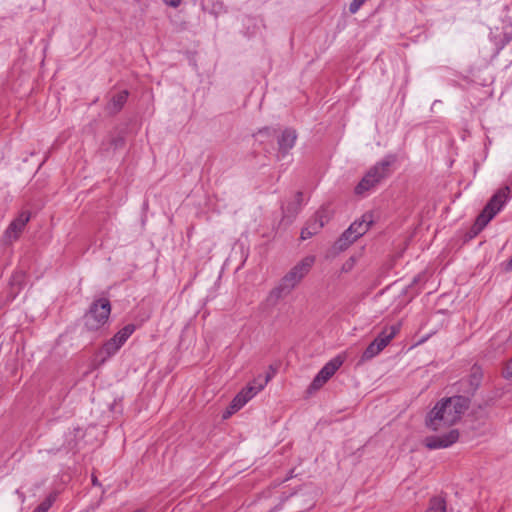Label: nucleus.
<instances>
[{
	"label": "nucleus",
	"instance_id": "1",
	"mask_svg": "<svg viewBox=\"0 0 512 512\" xmlns=\"http://www.w3.org/2000/svg\"><path fill=\"white\" fill-rule=\"evenodd\" d=\"M470 398L462 395L442 398L428 412L425 423L434 431L457 423L469 408Z\"/></svg>",
	"mask_w": 512,
	"mask_h": 512
},
{
	"label": "nucleus",
	"instance_id": "2",
	"mask_svg": "<svg viewBox=\"0 0 512 512\" xmlns=\"http://www.w3.org/2000/svg\"><path fill=\"white\" fill-rule=\"evenodd\" d=\"M397 161L395 154H387L383 159L373 165L356 185L354 192L356 195H364L366 192L375 188L393 173V166Z\"/></svg>",
	"mask_w": 512,
	"mask_h": 512
},
{
	"label": "nucleus",
	"instance_id": "3",
	"mask_svg": "<svg viewBox=\"0 0 512 512\" xmlns=\"http://www.w3.org/2000/svg\"><path fill=\"white\" fill-rule=\"evenodd\" d=\"M510 198V188L505 186L498 189L494 195L489 199L483 210L477 216L472 231L474 234L481 232L488 223L502 210L504 205Z\"/></svg>",
	"mask_w": 512,
	"mask_h": 512
},
{
	"label": "nucleus",
	"instance_id": "4",
	"mask_svg": "<svg viewBox=\"0 0 512 512\" xmlns=\"http://www.w3.org/2000/svg\"><path fill=\"white\" fill-rule=\"evenodd\" d=\"M111 304L107 298L94 300L84 314V325L89 331H97L103 327L110 316Z\"/></svg>",
	"mask_w": 512,
	"mask_h": 512
},
{
	"label": "nucleus",
	"instance_id": "5",
	"mask_svg": "<svg viewBox=\"0 0 512 512\" xmlns=\"http://www.w3.org/2000/svg\"><path fill=\"white\" fill-rule=\"evenodd\" d=\"M315 262L314 256H307L294 265L282 278L281 282L292 292L309 273Z\"/></svg>",
	"mask_w": 512,
	"mask_h": 512
},
{
	"label": "nucleus",
	"instance_id": "6",
	"mask_svg": "<svg viewBox=\"0 0 512 512\" xmlns=\"http://www.w3.org/2000/svg\"><path fill=\"white\" fill-rule=\"evenodd\" d=\"M135 330L136 326L134 324H127L122 329H120L111 339L106 341L101 348V353L105 354L102 362H104L107 358L115 355Z\"/></svg>",
	"mask_w": 512,
	"mask_h": 512
},
{
	"label": "nucleus",
	"instance_id": "7",
	"mask_svg": "<svg viewBox=\"0 0 512 512\" xmlns=\"http://www.w3.org/2000/svg\"><path fill=\"white\" fill-rule=\"evenodd\" d=\"M343 358L336 356L328 361L312 380L308 387L309 392L319 390L342 366Z\"/></svg>",
	"mask_w": 512,
	"mask_h": 512
},
{
	"label": "nucleus",
	"instance_id": "8",
	"mask_svg": "<svg viewBox=\"0 0 512 512\" xmlns=\"http://www.w3.org/2000/svg\"><path fill=\"white\" fill-rule=\"evenodd\" d=\"M458 439L459 431L457 429H451L442 435H431L425 437L424 445L429 450L443 449L450 447L456 443Z\"/></svg>",
	"mask_w": 512,
	"mask_h": 512
},
{
	"label": "nucleus",
	"instance_id": "9",
	"mask_svg": "<svg viewBox=\"0 0 512 512\" xmlns=\"http://www.w3.org/2000/svg\"><path fill=\"white\" fill-rule=\"evenodd\" d=\"M483 378L482 369L473 365L469 376L466 379L460 380L459 384L463 388L464 392L473 395L476 390L480 387Z\"/></svg>",
	"mask_w": 512,
	"mask_h": 512
},
{
	"label": "nucleus",
	"instance_id": "10",
	"mask_svg": "<svg viewBox=\"0 0 512 512\" xmlns=\"http://www.w3.org/2000/svg\"><path fill=\"white\" fill-rule=\"evenodd\" d=\"M257 394L258 393L254 390L253 387L247 385L234 397L229 406V409L227 410V415L224 414V418L240 410L249 400H251Z\"/></svg>",
	"mask_w": 512,
	"mask_h": 512
},
{
	"label": "nucleus",
	"instance_id": "11",
	"mask_svg": "<svg viewBox=\"0 0 512 512\" xmlns=\"http://www.w3.org/2000/svg\"><path fill=\"white\" fill-rule=\"evenodd\" d=\"M30 220L29 212H21L17 218H15L7 227L5 231V236L10 240L18 239L20 233L23 231L24 227Z\"/></svg>",
	"mask_w": 512,
	"mask_h": 512
},
{
	"label": "nucleus",
	"instance_id": "12",
	"mask_svg": "<svg viewBox=\"0 0 512 512\" xmlns=\"http://www.w3.org/2000/svg\"><path fill=\"white\" fill-rule=\"evenodd\" d=\"M297 140L296 130L293 128H286L278 138L279 153L282 157L288 154V152L294 147Z\"/></svg>",
	"mask_w": 512,
	"mask_h": 512
},
{
	"label": "nucleus",
	"instance_id": "13",
	"mask_svg": "<svg viewBox=\"0 0 512 512\" xmlns=\"http://www.w3.org/2000/svg\"><path fill=\"white\" fill-rule=\"evenodd\" d=\"M373 224V215L365 213L360 220H355L349 227L348 232L353 233L354 239L363 236Z\"/></svg>",
	"mask_w": 512,
	"mask_h": 512
},
{
	"label": "nucleus",
	"instance_id": "14",
	"mask_svg": "<svg viewBox=\"0 0 512 512\" xmlns=\"http://www.w3.org/2000/svg\"><path fill=\"white\" fill-rule=\"evenodd\" d=\"M129 96V92L127 90H122L116 94H114L108 103L105 105V111L109 115H116L119 113L127 102Z\"/></svg>",
	"mask_w": 512,
	"mask_h": 512
},
{
	"label": "nucleus",
	"instance_id": "15",
	"mask_svg": "<svg viewBox=\"0 0 512 512\" xmlns=\"http://www.w3.org/2000/svg\"><path fill=\"white\" fill-rule=\"evenodd\" d=\"M290 293L291 291L280 281L279 284L269 292L265 304L274 307L281 299L285 298Z\"/></svg>",
	"mask_w": 512,
	"mask_h": 512
},
{
	"label": "nucleus",
	"instance_id": "16",
	"mask_svg": "<svg viewBox=\"0 0 512 512\" xmlns=\"http://www.w3.org/2000/svg\"><path fill=\"white\" fill-rule=\"evenodd\" d=\"M303 204V193L301 191L296 192L295 199L289 202L286 206V213L289 216H295L301 210Z\"/></svg>",
	"mask_w": 512,
	"mask_h": 512
},
{
	"label": "nucleus",
	"instance_id": "17",
	"mask_svg": "<svg viewBox=\"0 0 512 512\" xmlns=\"http://www.w3.org/2000/svg\"><path fill=\"white\" fill-rule=\"evenodd\" d=\"M356 240L357 239H354L353 233H349L347 228L336 241L335 247L340 251H344Z\"/></svg>",
	"mask_w": 512,
	"mask_h": 512
},
{
	"label": "nucleus",
	"instance_id": "18",
	"mask_svg": "<svg viewBox=\"0 0 512 512\" xmlns=\"http://www.w3.org/2000/svg\"><path fill=\"white\" fill-rule=\"evenodd\" d=\"M446 500L441 496H434L429 500L426 512H446Z\"/></svg>",
	"mask_w": 512,
	"mask_h": 512
},
{
	"label": "nucleus",
	"instance_id": "19",
	"mask_svg": "<svg viewBox=\"0 0 512 512\" xmlns=\"http://www.w3.org/2000/svg\"><path fill=\"white\" fill-rule=\"evenodd\" d=\"M400 328L398 325H392L389 327H385L378 335L377 338H382V340H385L387 343H390V341L397 335Z\"/></svg>",
	"mask_w": 512,
	"mask_h": 512
},
{
	"label": "nucleus",
	"instance_id": "20",
	"mask_svg": "<svg viewBox=\"0 0 512 512\" xmlns=\"http://www.w3.org/2000/svg\"><path fill=\"white\" fill-rule=\"evenodd\" d=\"M270 379H271V376L269 374L266 376L258 375L248 385L253 387L254 390L257 393H259L260 391H262L264 389V387L267 385V383L270 381Z\"/></svg>",
	"mask_w": 512,
	"mask_h": 512
},
{
	"label": "nucleus",
	"instance_id": "21",
	"mask_svg": "<svg viewBox=\"0 0 512 512\" xmlns=\"http://www.w3.org/2000/svg\"><path fill=\"white\" fill-rule=\"evenodd\" d=\"M380 353L378 347L376 346V343L373 341L366 347V349L363 351L361 355V362H365L368 360L373 359L375 356H377Z\"/></svg>",
	"mask_w": 512,
	"mask_h": 512
},
{
	"label": "nucleus",
	"instance_id": "22",
	"mask_svg": "<svg viewBox=\"0 0 512 512\" xmlns=\"http://www.w3.org/2000/svg\"><path fill=\"white\" fill-rule=\"evenodd\" d=\"M56 500V494H49L34 510L33 512H47Z\"/></svg>",
	"mask_w": 512,
	"mask_h": 512
},
{
	"label": "nucleus",
	"instance_id": "23",
	"mask_svg": "<svg viewBox=\"0 0 512 512\" xmlns=\"http://www.w3.org/2000/svg\"><path fill=\"white\" fill-rule=\"evenodd\" d=\"M24 281V274L21 271L15 272L10 280V286L14 289V287H18V290L21 289Z\"/></svg>",
	"mask_w": 512,
	"mask_h": 512
},
{
	"label": "nucleus",
	"instance_id": "24",
	"mask_svg": "<svg viewBox=\"0 0 512 512\" xmlns=\"http://www.w3.org/2000/svg\"><path fill=\"white\" fill-rule=\"evenodd\" d=\"M313 220L315 222H318V223L321 221L323 223V226H324L329 221V215H328L327 209H325V208L319 209L315 213V215L313 217Z\"/></svg>",
	"mask_w": 512,
	"mask_h": 512
},
{
	"label": "nucleus",
	"instance_id": "25",
	"mask_svg": "<svg viewBox=\"0 0 512 512\" xmlns=\"http://www.w3.org/2000/svg\"><path fill=\"white\" fill-rule=\"evenodd\" d=\"M306 228H309L313 234H317L323 228V223L321 221L319 223L315 222L312 218L307 223Z\"/></svg>",
	"mask_w": 512,
	"mask_h": 512
},
{
	"label": "nucleus",
	"instance_id": "26",
	"mask_svg": "<svg viewBox=\"0 0 512 512\" xmlns=\"http://www.w3.org/2000/svg\"><path fill=\"white\" fill-rule=\"evenodd\" d=\"M512 41V32H505L500 39L498 44V51L503 49L506 45H508Z\"/></svg>",
	"mask_w": 512,
	"mask_h": 512
},
{
	"label": "nucleus",
	"instance_id": "27",
	"mask_svg": "<svg viewBox=\"0 0 512 512\" xmlns=\"http://www.w3.org/2000/svg\"><path fill=\"white\" fill-rule=\"evenodd\" d=\"M366 1L367 0H352L349 5L350 13L355 14Z\"/></svg>",
	"mask_w": 512,
	"mask_h": 512
},
{
	"label": "nucleus",
	"instance_id": "28",
	"mask_svg": "<svg viewBox=\"0 0 512 512\" xmlns=\"http://www.w3.org/2000/svg\"><path fill=\"white\" fill-rule=\"evenodd\" d=\"M503 377L507 380L512 381V358L506 363L503 370Z\"/></svg>",
	"mask_w": 512,
	"mask_h": 512
},
{
	"label": "nucleus",
	"instance_id": "29",
	"mask_svg": "<svg viewBox=\"0 0 512 512\" xmlns=\"http://www.w3.org/2000/svg\"><path fill=\"white\" fill-rule=\"evenodd\" d=\"M275 132V130L271 129L270 127H264L258 130L257 135H264V136H272V134Z\"/></svg>",
	"mask_w": 512,
	"mask_h": 512
},
{
	"label": "nucleus",
	"instance_id": "30",
	"mask_svg": "<svg viewBox=\"0 0 512 512\" xmlns=\"http://www.w3.org/2000/svg\"><path fill=\"white\" fill-rule=\"evenodd\" d=\"M373 342L376 343V346L380 352L389 344L385 340H382V338L377 337L373 340Z\"/></svg>",
	"mask_w": 512,
	"mask_h": 512
},
{
	"label": "nucleus",
	"instance_id": "31",
	"mask_svg": "<svg viewBox=\"0 0 512 512\" xmlns=\"http://www.w3.org/2000/svg\"><path fill=\"white\" fill-rule=\"evenodd\" d=\"M314 234L312 233L309 228H306V226L301 230V239L306 240L310 237H312Z\"/></svg>",
	"mask_w": 512,
	"mask_h": 512
},
{
	"label": "nucleus",
	"instance_id": "32",
	"mask_svg": "<svg viewBox=\"0 0 512 512\" xmlns=\"http://www.w3.org/2000/svg\"><path fill=\"white\" fill-rule=\"evenodd\" d=\"M181 1L182 0H163V2L166 5L174 7V8L178 7L181 4Z\"/></svg>",
	"mask_w": 512,
	"mask_h": 512
},
{
	"label": "nucleus",
	"instance_id": "33",
	"mask_svg": "<svg viewBox=\"0 0 512 512\" xmlns=\"http://www.w3.org/2000/svg\"><path fill=\"white\" fill-rule=\"evenodd\" d=\"M15 492L18 495L21 503H24L26 499L25 494L20 489H17Z\"/></svg>",
	"mask_w": 512,
	"mask_h": 512
},
{
	"label": "nucleus",
	"instance_id": "34",
	"mask_svg": "<svg viewBox=\"0 0 512 512\" xmlns=\"http://www.w3.org/2000/svg\"><path fill=\"white\" fill-rule=\"evenodd\" d=\"M421 279H422V275H421V274H418L417 276H415V277L413 278V281H412V283H411V285H410V286L415 285L416 283H418L419 281H421Z\"/></svg>",
	"mask_w": 512,
	"mask_h": 512
},
{
	"label": "nucleus",
	"instance_id": "35",
	"mask_svg": "<svg viewBox=\"0 0 512 512\" xmlns=\"http://www.w3.org/2000/svg\"><path fill=\"white\" fill-rule=\"evenodd\" d=\"M92 483H93L94 486H100V483H99L98 479L96 477H94V476L92 477Z\"/></svg>",
	"mask_w": 512,
	"mask_h": 512
},
{
	"label": "nucleus",
	"instance_id": "36",
	"mask_svg": "<svg viewBox=\"0 0 512 512\" xmlns=\"http://www.w3.org/2000/svg\"><path fill=\"white\" fill-rule=\"evenodd\" d=\"M508 268L509 269H512V256H511V259L509 260L508 262Z\"/></svg>",
	"mask_w": 512,
	"mask_h": 512
},
{
	"label": "nucleus",
	"instance_id": "37",
	"mask_svg": "<svg viewBox=\"0 0 512 512\" xmlns=\"http://www.w3.org/2000/svg\"><path fill=\"white\" fill-rule=\"evenodd\" d=\"M290 478H292V475H291V474H288V477H287L285 480H288V479H290Z\"/></svg>",
	"mask_w": 512,
	"mask_h": 512
},
{
	"label": "nucleus",
	"instance_id": "38",
	"mask_svg": "<svg viewBox=\"0 0 512 512\" xmlns=\"http://www.w3.org/2000/svg\"><path fill=\"white\" fill-rule=\"evenodd\" d=\"M290 478H292V475H291V474H288V477H287L285 480H288V479H290Z\"/></svg>",
	"mask_w": 512,
	"mask_h": 512
}]
</instances>
